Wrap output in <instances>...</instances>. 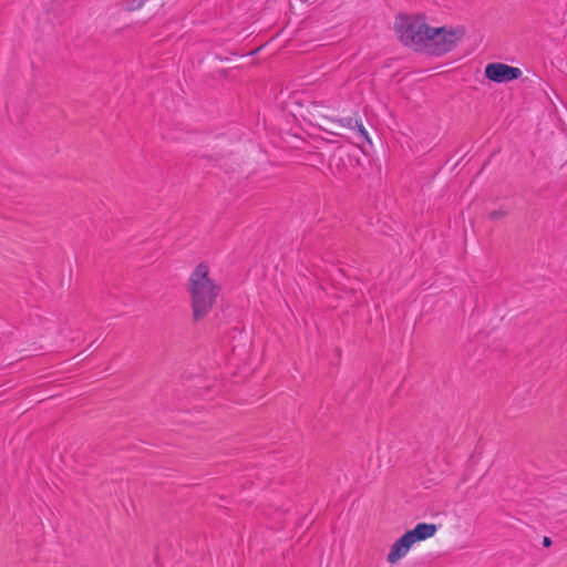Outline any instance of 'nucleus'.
I'll list each match as a JSON object with an SVG mask.
<instances>
[{
	"label": "nucleus",
	"mask_w": 567,
	"mask_h": 567,
	"mask_svg": "<svg viewBox=\"0 0 567 567\" xmlns=\"http://www.w3.org/2000/svg\"><path fill=\"white\" fill-rule=\"evenodd\" d=\"M357 134V137L363 143V142H370L369 135L367 130L364 128L362 121L359 118L355 128L353 130Z\"/></svg>",
	"instance_id": "nucleus-9"
},
{
	"label": "nucleus",
	"mask_w": 567,
	"mask_h": 567,
	"mask_svg": "<svg viewBox=\"0 0 567 567\" xmlns=\"http://www.w3.org/2000/svg\"><path fill=\"white\" fill-rule=\"evenodd\" d=\"M465 31L463 28L447 30L444 27L430 28L429 40L424 45L423 51L433 54L442 55L452 51L457 42L463 38Z\"/></svg>",
	"instance_id": "nucleus-3"
},
{
	"label": "nucleus",
	"mask_w": 567,
	"mask_h": 567,
	"mask_svg": "<svg viewBox=\"0 0 567 567\" xmlns=\"http://www.w3.org/2000/svg\"><path fill=\"white\" fill-rule=\"evenodd\" d=\"M522 70L505 63H488L485 66V76L495 83H506L522 76Z\"/></svg>",
	"instance_id": "nucleus-4"
},
{
	"label": "nucleus",
	"mask_w": 567,
	"mask_h": 567,
	"mask_svg": "<svg viewBox=\"0 0 567 567\" xmlns=\"http://www.w3.org/2000/svg\"><path fill=\"white\" fill-rule=\"evenodd\" d=\"M507 212L506 210H503V209H495V210H492L489 214H488V218L491 220H498V219H502L504 217L507 216Z\"/></svg>",
	"instance_id": "nucleus-11"
},
{
	"label": "nucleus",
	"mask_w": 567,
	"mask_h": 567,
	"mask_svg": "<svg viewBox=\"0 0 567 567\" xmlns=\"http://www.w3.org/2000/svg\"><path fill=\"white\" fill-rule=\"evenodd\" d=\"M437 530V526L435 524L429 523H419L414 528L406 530L414 543L425 540L432 537Z\"/></svg>",
	"instance_id": "nucleus-6"
},
{
	"label": "nucleus",
	"mask_w": 567,
	"mask_h": 567,
	"mask_svg": "<svg viewBox=\"0 0 567 567\" xmlns=\"http://www.w3.org/2000/svg\"><path fill=\"white\" fill-rule=\"evenodd\" d=\"M358 121H359L358 117H351V116L342 117L339 120H332L336 128H349V130H354Z\"/></svg>",
	"instance_id": "nucleus-7"
},
{
	"label": "nucleus",
	"mask_w": 567,
	"mask_h": 567,
	"mask_svg": "<svg viewBox=\"0 0 567 567\" xmlns=\"http://www.w3.org/2000/svg\"><path fill=\"white\" fill-rule=\"evenodd\" d=\"M550 545H551V539L549 537L545 536L543 538V546L544 547H549Z\"/></svg>",
	"instance_id": "nucleus-12"
},
{
	"label": "nucleus",
	"mask_w": 567,
	"mask_h": 567,
	"mask_svg": "<svg viewBox=\"0 0 567 567\" xmlns=\"http://www.w3.org/2000/svg\"><path fill=\"white\" fill-rule=\"evenodd\" d=\"M341 164H343V158L342 157H336L333 156L332 159L330 161L329 163V168L332 171V173L338 176V177H341L343 178L344 177V172L343 169L340 167Z\"/></svg>",
	"instance_id": "nucleus-8"
},
{
	"label": "nucleus",
	"mask_w": 567,
	"mask_h": 567,
	"mask_svg": "<svg viewBox=\"0 0 567 567\" xmlns=\"http://www.w3.org/2000/svg\"><path fill=\"white\" fill-rule=\"evenodd\" d=\"M146 0H124L126 11H135L141 9Z\"/></svg>",
	"instance_id": "nucleus-10"
},
{
	"label": "nucleus",
	"mask_w": 567,
	"mask_h": 567,
	"mask_svg": "<svg viewBox=\"0 0 567 567\" xmlns=\"http://www.w3.org/2000/svg\"><path fill=\"white\" fill-rule=\"evenodd\" d=\"M415 544L408 532H405L400 538H398L391 546L388 555V561L394 564L404 557L412 545Z\"/></svg>",
	"instance_id": "nucleus-5"
},
{
	"label": "nucleus",
	"mask_w": 567,
	"mask_h": 567,
	"mask_svg": "<svg viewBox=\"0 0 567 567\" xmlns=\"http://www.w3.org/2000/svg\"><path fill=\"white\" fill-rule=\"evenodd\" d=\"M187 290L190 296L193 321L198 322L209 315L221 288L209 277L208 265L200 262L188 278Z\"/></svg>",
	"instance_id": "nucleus-1"
},
{
	"label": "nucleus",
	"mask_w": 567,
	"mask_h": 567,
	"mask_svg": "<svg viewBox=\"0 0 567 567\" xmlns=\"http://www.w3.org/2000/svg\"><path fill=\"white\" fill-rule=\"evenodd\" d=\"M430 25L424 17H400L395 23V30L400 41L413 48L415 51H423L429 40Z\"/></svg>",
	"instance_id": "nucleus-2"
}]
</instances>
